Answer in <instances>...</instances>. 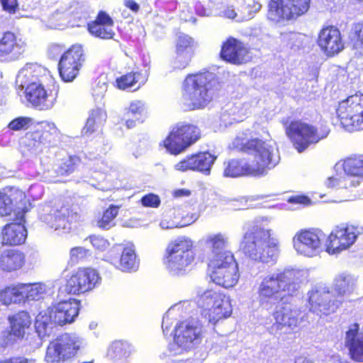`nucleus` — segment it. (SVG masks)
<instances>
[{
	"label": "nucleus",
	"instance_id": "obj_1",
	"mask_svg": "<svg viewBox=\"0 0 363 363\" xmlns=\"http://www.w3.org/2000/svg\"><path fill=\"white\" fill-rule=\"evenodd\" d=\"M270 219L256 220L240 242V250L246 257L258 263H274L280 254V240L269 227Z\"/></svg>",
	"mask_w": 363,
	"mask_h": 363
},
{
	"label": "nucleus",
	"instance_id": "obj_2",
	"mask_svg": "<svg viewBox=\"0 0 363 363\" xmlns=\"http://www.w3.org/2000/svg\"><path fill=\"white\" fill-rule=\"evenodd\" d=\"M303 273L294 269H277L261 279L257 288L258 298L261 304L277 301L281 292L291 294L296 291Z\"/></svg>",
	"mask_w": 363,
	"mask_h": 363
},
{
	"label": "nucleus",
	"instance_id": "obj_3",
	"mask_svg": "<svg viewBox=\"0 0 363 363\" xmlns=\"http://www.w3.org/2000/svg\"><path fill=\"white\" fill-rule=\"evenodd\" d=\"M218 87L211 72L189 75L184 82L182 103L190 110L203 108L212 101Z\"/></svg>",
	"mask_w": 363,
	"mask_h": 363
},
{
	"label": "nucleus",
	"instance_id": "obj_4",
	"mask_svg": "<svg viewBox=\"0 0 363 363\" xmlns=\"http://www.w3.org/2000/svg\"><path fill=\"white\" fill-rule=\"evenodd\" d=\"M248 148L257 152V157L250 162H243L237 160H231L225 163L224 176L237 177L243 175L262 176L269 169L274 168L279 162L272 160L270 147L257 141H252Z\"/></svg>",
	"mask_w": 363,
	"mask_h": 363
},
{
	"label": "nucleus",
	"instance_id": "obj_5",
	"mask_svg": "<svg viewBox=\"0 0 363 363\" xmlns=\"http://www.w3.org/2000/svg\"><path fill=\"white\" fill-rule=\"evenodd\" d=\"M194 241L189 237L181 236L167 245L163 256V264L173 276L186 274L196 259Z\"/></svg>",
	"mask_w": 363,
	"mask_h": 363
},
{
	"label": "nucleus",
	"instance_id": "obj_6",
	"mask_svg": "<svg viewBox=\"0 0 363 363\" xmlns=\"http://www.w3.org/2000/svg\"><path fill=\"white\" fill-rule=\"evenodd\" d=\"M79 303L75 299L64 301L41 311L36 317L35 330L43 339L49 336L56 325H63L73 322L77 316Z\"/></svg>",
	"mask_w": 363,
	"mask_h": 363
},
{
	"label": "nucleus",
	"instance_id": "obj_7",
	"mask_svg": "<svg viewBox=\"0 0 363 363\" xmlns=\"http://www.w3.org/2000/svg\"><path fill=\"white\" fill-rule=\"evenodd\" d=\"M202 326L195 320H187L178 323L174 328L173 342L169 345L172 356H177L192 350L202 339Z\"/></svg>",
	"mask_w": 363,
	"mask_h": 363
},
{
	"label": "nucleus",
	"instance_id": "obj_8",
	"mask_svg": "<svg viewBox=\"0 0 363 363\" xmlns=\"http://www.w3.org/2000/svg\"><path fill=\"white\" fill-rule=\"evenodd\" d=\"M197 303L201 307L208 309V318L213 324L230 317L233 311L230 297L212 289L199 292Z\"/></svg>",
	"mask_w": 363,
	"mask_h": 363
},
{
	"label": "nucleus",
	"instance_id": "obj_9",
	"mask_svg": "<svg viewBox=\"0 0 363 363\" xmlns=\"http://www.w3.org/2000/svg\"><path fill=\"white\" fill-rule=\"evenodd\" d=\"M325 235L318 229L298 230L292 238L293 247L297 255L313 258L325 251Z\"/></svg>",
	"mask_w": 363,
	"mask_h": 363
},
{
	"label": "nucleus",
	"instance_id": "obj_10",
	"mask_svg": "<svg viewBox=\"0 0 363 363\" xmlns=\"http://www.w3.org/2000/svg\"><path fill=\"white\" fill-rule=\"evenodd\" d=\"M83 345V340L74 333H65L52 341L47 347V363H64L72 358Z\"/></svg>",
	"mask_w": 363,
	"mask_h": 363
},
{
	"label": "nucleus",
	"instance_id": "obj_11",
	"mask_svg": "<svg viewBox=\"0 0 363 363\" xmlns=\"http://www.w3.org/2000/svg\"><path fill=\"white\" fill-rule=\"evenodd\" d=\"M201 137L199 129L191 124L179 123L163 141L164 147L172 155H179L195 143Z\"/></svg>",
	"mask_w": 363,
	"mask_h": 363
},
{
	"label": "nucleus",
	"instance_id": "obj_12",
	"mask_svg": "<svg viewBox=\"0 0 363 363\" xmlns=\"http://www.w3.org/2000/svg\"><path fill=\"white\" fill-rule=\"evenodd\" d=\"M337 114L348 131L363 129V94H354L340 102Z\"/></svg>",
	"mask_w": 363,
	"mask_h": 363
},
{
	"label": "nucleus",
	"instance_id": "obj_13",
	"mask_svg": "<svg viewBox=\"0 0 363 363\" xmlns=\"http://www.w3.org/2000/svg\"><path fill=\"white\" fill-rule=\"evenodd\" d=\"M363 234V226L339 225L329 234L326 240L325 251L329 255H337L350 248L357 238Z\"/></svg>",
	"mask_w": 363,
	"mask_h": 363
},
{
	"label": "nucleus",
	"instance_id": "obj_14",
	"mask_svg": "<svg viewBox=\"0 0 363 363\" xmlns=\"http://www.w3.org/2000/svg\"><path fill=\"white\" fill-rule=\"evenodd\" d=\"M286 134L298 152L306 150L311 145L318 143L328 135L326 131L319 133L313 125L301 121L290 123L286 128Z\"/></svg>",
	"mask_w": 363,
	"mask_h": 363
},
{
	"label": "nucleus",
	"instance_id": "obj_15",
	"mask_svg": "<svg viewBox=\"0 0 363 363\" xmlns=\"http://www.w3.org/2000/svg\"><path fill=\"white\" fill-rule=\"evenodd\" d=\"M311 0H271L268 18L275 22L296 18L306 13Z\"/></svg>",
	"mask_w": 363,
	"mask_h": 363
},
{
	"label": "nucleus",
	"instance_id": "obj_16",
	"mask_svg": "<svg viewBox=\"0 0 363 363\" xmlns=\"http://www.w3.org/2000/svg\"><path fill=\"white\" fill-rule=\"evenodd\" d=\"M341 303L327 287L319 286L308 292V308L320 316L335 312Z\"/></svg>",
	"mask_w": 363,
	"mask_h": 363
},
{
	"label": "nucleus",
	"instance_id": "obj_17",
	"mask_svg": "<svg viewBox=\"0 0 363 363\" xmlns=\"http://www.w3.org/2000/svg\"><path fill=\"white\" fill-rule=\"evenodd\" d=\"M84 61L83 48L79 45H73L62 56L59 71L63 81L72 82L77 76Z\"/></svg>",
	"mask_w": 363,
	"mask_h": 363
},
{
	"label": "nucleus",
	"instance_id": "obj_18",
	"mask_svg": "<svg viewBox=\"0 0 363 363\" xmlns=\"http://www.w3.org/2000/svg\"><path fill=\"white\" fill-rule=\"evenodd\" d=\"M335 169L337 172L342 169L344 177L331 178L329 182H331V179H336L340 182L338 184L343 186H359L363 178V158L360 157H349L342 163H337L335 165Z\"/></svg>",
	"mask_w": 363,
	"mask_h": 363
},
{
	"label": "nucleus",
	"instance_id": "obj_19",
	"mask_svg": "<svg viewBox=\"0 0 363 363\" xmlns=\"http://www.w3.org/2000/svg\"><path fill=\"white\" fill-rule=\"evenodd\" d=\"M99 279L97 272L90 268L79 269L67 280L65 290L73 294L84 293L92 289Z\"/></svg>",
	"mask_w": 363,
	"mask_h": 363
},
{
	"label": "nucleus",
	"instance_id": "obj_20",
	"mask_svg": "<svg viewBox=\"0 0 363 363\" xmlns=\"http://www.w3.org/2000/svg\"><path fill=\"white\" fill-rule=\"evenodd\" d=\"M107 259L116 268L123 272L135 270L138 263L133 244H128L125 247L118 245L108 252Z\"/></svg>",
	"mask_w": 363,
	"mask_h": 363
},
{
	"label": "nucleus",
	"instance_id": "obj_21",
	"mask_svg": "<svg viewBox=\"0 0 363 363\" xmlns=\"http://www.w3.org/2000/svg\"><path fill=\"white\" fill-rule=\"evenodd\" d=\"M216 156L208 152H200L186 157L174 165V169L180 172L199 171L209 174Z\"/></svg>",
	"mask_w": 363,
	"mask_h": 363
},
{
	"label": "nucleus",
	"instance_id": "obj_22",
	"mask_svg": "<svg viewBox=\"0 0 363 363\" xmlns=\"http://www.w3.org/2000/svg\"><path fill=\"white\" fill-rule=\"evenodd\" d=\"M210 7L199 11L198 13L203 16H219L228 19L242 21L240 19V8H235L237 0H208Z\"/></svg>",
	"mask_w": 363,
	"mask_h": 363
},
{
	"label": "nucleus",
	"instance_id": "obj_23",
	"mask_svg": "<svg viewBox=\"0 0 363 363\" xmlns=\"http://www.w3.org/2000/svg\"><path fill=\"white\" fill-rule=\"evenodd\" d=\"M318 45L328 56H333L344 48L340 32L334 26H327L320 30L318 34Z\"/></svg>",
	"mask_w": 363,
	"mask_h": 363
},
{
	"label": "nucleus",
	"instance_id": "obj_24",
	"mask_svg": "<svg viewBox=\"0 0 363 363\" xmlns=\"http://www.w3.org/2000/svg\"><path fill=\"white\" fill-rule=\"evenodd\" d=\"M300 311L290 304L282 303L273 313L274 323L272 329L276 332L284 328L294 330L299 323Z\"/></svg>",
	"mask_w": 363,
	"mask_h": 363
},
{
	"label": "nucleus",
	"instance_id": "obj_25",
	"mask_svg": "<svg viewBox=\"0 0 363 363\" xmlns=\"http://www.w3.org/2000/svg\"><path fill=\"white\" fill-rule=\"evenodd\" d=\"M26 43L14 33L6 32L0 39V62L18 60L24 52Z\"/></svg>",
	"mask_w": 363,
	"mask_h": 363
},
{
	"label": "nucleus",
	"instance_id": "obj_26",
	"mask_svg": "<svg viewBox=\"0 0 363 363\" xmlns=\"http://www.w3.org/2000/svg\"><path fill=\"white\" fill-rule=\"evenodd\" d=\"M23 93L27 101L40 110H49L55 103V96L48 92L45 84H33L23 89Z\"/></svg>",
	"mask_w": 363,
	"mask_h": 363
},
{
	"label": "nucleus",
	"instance_id": "obj_27",
	"mask_svg": "<svg viewBox=\"0 0 363 363\" xmlns=\"http://www.w3.org/2000/svg\"><path fill=\"white\" fill-rule=\"evenodd\" d=\"M220 55L225 61L235 65L245 63L250 58L248 48L243 43L234 38H229L223 43Z\"/></svg>",
	"mask_w": 363,
	"mask_h": 363
},
{
	"label": "nucleus",
	"instance_id": "obj_28",
	"mask_svg": "<svg viewBox=\"0 0 363 363\" xmlns=\"http://www.w3.org/2000/svg\"><path fill=\"white\" fill-rule=\"evenodd\" d=\"M23 213L17 218L19 223H11L6 225L1 230V242L6 245H20L27 238V230L21 222L23 219Z\"/></svg>",
	"mask_w": 363,
	"mask_h": 363
},
{
	"label": "nucleus",
	"instance_id": "obj_29",
	"mask_svg": "<svg viewBox=\"0 0 363 363\" xmlns=\"http://www.w3.org/2000/svg\"><path fill=\"white\" fill-rule=\"evenodd\" d=\"M31 323L30 316L28 313L22 311L15 315L11 319V331L4 332L1 338L3 345L7 346L15 341V338L23 337L25 334V329L28 328Z\"/></svg>",
	"mask_w": 363,
	"mask_h": 363
},
{
	"label": "nucleus",
	"instance_id": "obj_30",
	"mask_svg": "<svg viewBox=\"0 0 363 363\" xmlns=\"http://www.w3.org/2000/svg\"><path fill=\"white\" fill-rule=\"evenodd\" d=\"M359 329L357 323L350 326L345 334V345L350 350L351 357L363 362V332H359Z\"/></svg>",
	"mask_w": 363,
	"mask_h": 363
},
{
	"label": "nucleus",
	"instance_id": "obj_31",
	"mask_svg": "<svg viewBox=\"0 0 363 363\" xmlns=\"http://www.w3.org/2000/svg\"><path fill=\"white\" fill-rule=\"evenodd\" d=\"M113 21L105 12L101 11L96 19L88 24L89 33L101 39H112L115 35L113 30Z\"/></svg>",
	"mask_w": 363,
	"mask_h": 363
},
{
	"label": "nucleus",
	"instance_id": "obj_32",
	"mask_svg": "<svg viewBox=\"0 0 363 363\" xmlns=\"http://www.w3.org/2000/svg\"><path fill=\"white\" fill-rule=\"evenodd\" d=\"M24 198V193L16 188L6 187L0 191V216H10L18 201Z\"/></svg>",
	"mask_w": 363,
	"mask_h": 363
},
{
	"label": "nucleus",
	"instance_id": "obj_33",
	"mask_svg": "<svg viewBox=\"0 0 363 363\" xmlns=\"http://www.w3.org/2000/svg\"><path fill=\"white\" fill-rule=\"evenodd\" d=\"M25 255L16 249H4L0 251V270L14 272L20 269L25 264Z\"/></svg>",
	"mask_w": 363,
	"mask_h": 363
},
{
	"label": "nucleus",
	"instance_id": "obj_34",
	"mask_svg": "<svg viewBox=\"0 0 363 363\" xmlns=\"http://www.w3.org/2000/svg\"><path fill=\"white\" fill-rule=\"evenodd\" d=\"M210 277L213 283L222 287L226 289L233 287L240 278L238 265H230L226 269L211 272Z\"/></svg>",
	"mask_w": 363,
	"mask_h": 363
},
{
	"label": "nucleus",
	"instance_id": "obj_35",
	"mask_svg": "<svg viewBox=\"0 0 363 363\" xmlns=\"http://www.w3.org/2000/svg\"><path fill=\"white\" fill-rule=\"evenodd\" d=\"M255 140L257 142H260V143L264 144V145L267 144V145L269 146L270 147L269 150H272V155L271 157L272 160H274V159H275V161L279 162L278 150L276 147L275 143L272 140H262L259 138H253L250 140H247L245 134L242 133V134L238 135L235 138V139L233 140V146L235 148H237L240 150H242V151H244V152H248V153L252 155L254 158H255L257 157L256 151L248 148V145H249L250 143L252 141H255ZM269 151L271 152V150H269Z\"/></svg>",
	"mask_w": 363,
	"mask_h": 363
},
{
	"label": "nucleus",
	"instance_id": "obj_36",
	"mask_svg": "<svg viewBox=\"0 0 363 363\" xmlns=\"http://www.w3.org/2000/svg\"><path fill=\"white\" fill-rule=\"evenodd\" d=\"M134 352L131 344L126 341L117 340L111 345L108 354L115 363H127Z\"/></svg>",
	"mask_w": 363,
	"mask_h": 363
},
{
	"label": "nucleus",
	"instance_id": "obj_37",
	"mask_svg": "<svg viewBox=\"0 0 363 363\" xmlns=\"http://www.w3.org/2000/svg\"><path fill=\"white\" fill-rule=\"evenodd\" d=\"M46 69L38 64L28 63L19 72L16 83L21 91L26 89L34 74L44 75Z\"/></svg>",
	"mask_w": 363,
	"mask_h": 363
},
{
	"label": "nucleus",
	"instance_id": "obj_38",
	"mask_svg": "<svg viewBox=\"0 0 363 363\" xmlns=\"http://www.w3.org/2000/svg\"><path fill=\"white\" fill-rule=\"evenodd\" d=\"M205 244L211 250L212 256L229 252L225 250L228 245V237L225 233H218L207 235L205 238Z\"/></svg>",
	"mask_w": 363,
	"mask_h": 363
},
{
	"label": "nucleus",
	"instance_id": "obj_39",
	"mask_svg": "<svg viewBox=\"0 0 363 363\" xmlns=\"http://www.w3.org/2000/svg\"><path fill=\"white\" fill-rule=\"evenodd\" d=\"M354 286L355 279L353 277L345 273L338 274L333 281V289L337 294L335 298L342 301V297L350 294Z\"/></svg>",
	"mask_w": 363,
	"mask_h": 363
},
{
	"label": "nucleus",
	"instance_id": "obj_40",
	"mask_svg": "<svg viewBox=\"0 0 363 363\" xmlns=\"http://www.w3.org/2000/svg\"><path fill=\"white\" fill-rule=\"evenodd\" d=\"M106 118V113L104 109L101 108L92 109L82 129V134L84 135L92 134L105 123Z\"/></svg>",
	"mask_w": 363,
	"mask_h": 363
},
{
	"label": "nucleus",
	"instance_id": "obj_41",
	"mask_svg": "<svg viewBox=\"0 0 363 363\" xmlns=\"http://www.w3.org/2000/svg\"><path fill=\"white\" fill-rule=\"evenodd\" d=\"M233 254L231 252H224L218 255L212 256L209 262V272H215L226 269L228 266L237 265Z\"/></svg>",
	"mask_w": 363,
	"mask_h": 363
},
{
	"label": "nucleus",
	"instance_id": "obj_42",
	"mask_svg": "<svg viewBox=\"0 0 363 363\" xmlns=\"http://www.w3.org/2000/svg\"><path fill=\"white\" fill-rule=\"evenodd\" d=\"M43 221L46 223L51 228L55 230H62V233H69L72 228L71 223L68 219V210L62 208L59 212V220L57 223H53V216H44Z\"/></svg>",
	"mask_w": 363,
	"mask_h": 363
},
{
	"label": "nucleus",
	"instance_id": "obj_43",
	"mask_svg": "<svg viewBox=\"0 0 363 363\" xmlns=\"http://www.w3.org/2000/svg\"><path fill=\"white\" fill-rule=\"evenodd\" d=\"M147 81V77L140 72H130L123 75L116 79L117 86L120 89H125L133 87L138 84V87L144 84Z\"/></svg>",
	"mask_w": 363,
	"mask_h": 363
},
{
	"label": "nucleus",
	"instance_id": "obj_44",
	"mask_svg": "<svg viewBox=\"0 0 363 363\" xmlns=\"http://www.w3.org/2000/svg\"><path fill=\"white\" fill-rule=\"evenodd\" d=\"M237 5L239 6L240 10V19L242 21L253 18L254 14L262 8L258 0H237Z\"/></svg>",
	"mask_w": 363,
	"mask_h": 363
},
{
	"label": "nucleus",
	"instance_id": "obj_45",
	"mask_svg": "<svg viewBox=\"0 0 363 363\" xmlns=\"http://www.w3.org/2000/svg\"><path fill=\"white\" fill-rule=\"evenodd\" d=\"M280 38L283 44L293 50H298L303 48L307 40L304 34L295 32L282 33Z\"/></svg>",
	"mask_w": 363,
	"mask_h": 363
},
{
	"label": "nucleus",
	"instance_id": "obj_46",
	"mask_svg": "<svg viewBox=\"0 0 363 363\" xmlns=\"http://www.w3.org/2000/svg\"><path fill=\"white\" fill-rule=\"evenodd\" d=\"M21 301H23V296L20 284L0 290V303L2 304L9 305L12 303H19Z\"/></svg>",
	"mask_w": 363,
	"mask_h": 363
},
{
	"label": "nucleus",
	"instance_id": "obj_47",
	"mask_svg": "<svg viewBox=\"0 0 363 363\" xmlns=\"http://www.w3.org/2000/svg\"><path fill=\"white\" fill-rule=\"evenodd\" d=\"M23 301L38 300L45 292V285L41 284H21Z\"/></svg>",
	"mask_w": 363,
	"mask_h": 363
},
{
	"label": "nucleus",
	"instance_id": "obj_48",
	"mask_svg": "<svg viewBox=\"0 0 363 363\" xmlns=\"http://www.w3.org/2000/svg\"><path fill=\"white\" fill-rule=\"evenodd\" d=\"M118 213V207L111 205L104 211L102 217L97 222V226L103 230H108L114 226V219Z\"/></svg>",
	"mask_w": 363,
	"mask_h": 363
},
{
	"label": "nucleus",
	"instance_id": "obj_49",
	"mask_svg": "<svg viewBox=\"0 0 363 363\" xmlns=\"http://www.w3.org/2000/svg\"><path fill=\"white\" fill-rule=\"evenodd\" d=\"M127 116H132L135 120L140 121L146 114L145 104L140 100L133 101L126 110Z\"/></svg>",
	"mask_w": 363,
	"mask_h": 363
},
{
	"label": "nucleus",
	"instance_id": "obj_50",
	"mask_svg": "<svg viewBox=\"0 0 363 363\" xmlns=\"http://www.w3.org/2000/svg\"><path fill=\"white\" fill-rule=\"evenodd\" d=\"M194 45L195 42L192 38L186 34H180L176 42V51L194 54Z\"/></svg>",
	"mask_w": 363,
	"mask_h": 363
},
{
	"label": "nucleus",
	"instance_id": "obj_51",
	"mask_svg": "<svg viewBox=\"0 0 363 363\" xmlns=\"http://www.w3.org/2000/svg\"><path fill=\"white\" fill-rule=\"evenodd\" d=\"M193 54L186 52L175 51V56L172 61V65L174 69H183L186 68L191 60Z\"/></svg>",
	"mask_w": 363,
	"mask_h": 363
},
{
	"label": "nucleus",
	"instance_id": "obj_52",
	"mask_svg": "<svg viewBox=\"0 0 363 363\" xmlns=\"http://www.w3.org/2000/svg\"><path fill=\"white\" fill-rule=\"evenodd\" d=\"M42 128V142L51 143L58 135V129L52 123H45L43 124Z\"/></svg>",
	"mask_w": 363,
	"mask_h": 363
},
{
	"label": "nucleus",
	"instance_id": "obj_53",
	"mask_svg": "<svg viewBox=\"0 0 363 363\" xmlns=\"http://www.w3.org/2000/svg\"><path fill=\"white\" fill-rule=\"evenodd\" d=\"M32 122V119L28 117H18L13 119L9 124V128L12 130H21L28 129Z\"/></svg>",
	"mask_w": 363,
	"mask_h": 363
},
{
	"label": "nucleus",
	"instance_id": "obj_54",
	"mask_svg": "<svg viewBox=\"0 0 363 363\" xmlns=\"http://www.w3.org/2000/svg\"><path fill=\"white\" fill-rule=\"evenodd\" d=\"M352 49L356 55L363 56V26L356 33L352 41Z\"/></svg>",
	"mask_w": 363,
	"mask_h": 363
},
{
	"label": "nucleus",
	"instance_id": "obj_55",
	"mask_svg": "<svg viewBox=\"0 0 363 363\" xmlns=\"http://www.w3.org/2000/svg\"><path fill=\"white\" fill-rule=\"evenodd\" d=\"M89 253V250L82 247H72L69 251V262L76 264L80 259H84Z\"/></svg>",
	"mask_w": 363,
	"mask_h": 363
},
{
	"label": "nucleus",
	"instance_id": "obj_56",
	"mask_svg": "<svg viewBox=\"0 0 363 363\" xmlns=\"http://www.w3.org/2000/svg\"><path fill=\"white\" fill-rule=\"evenodd\" d=\"M86 240H89L93 247L99 250H104L109 246L108 241L100 236H90Z\"/></svg>",
	"mask_w": 363,
	"mask_h": 363
},
{
	"label": "nucleus",
	"instance_id": "obj_57",
	"mask_svg": "<svg viewBox=\"0 0 363 363\" xmlns=\"http://www.w3.org/2000/svg\"><path fill=\"white\" fill-rule=\"evenodd\" d=\"M141 202L144 206L155 208L159 206L160 200L157 195L149 194L142 198Z\"/></svg>",
	"mask_w": 363,
	"mask_h": 363
},
{
	"label": "nucleus",
	"instance_id": "obj_58",
	"mask_svg": "<svg viewBox=\"0 0 363 363\" xmlns=\"http://www.w3.org/2000/svg\"><path fill=\"white\" fill-rule=\"evenodd\" d=\"M50 79L51 77L48 71L46 69V74L44 75L34 74L26 89H27V87H30L33 84H45L46 82Z\"/></svg>",
	"mask_w": 363,
	"mask_h": 363
},
{
	"label": "nucleus",
	"instance_id": "obj_59",
	"mask_svg": "<svg viewBox=\"0 0 363 363\" xmlns=\"http://www.w3.org/2000/svg\"><path fill=\"white\" fill-rule=\"evenodd\" d=\"M4 11L13 13L18 8L17 0H0Z\"/></svg>",
	"mask_w": 363,
	"mask_h": 363
},
{
	"label": "nucleus",
	"instance_id": "obj_60",
	"mask_svg": "<svg viewBox=\"0 0 363 363\" xmlns=\"http://www.w3.org/2000/svg\"><path fill=\"white\" fill-rule=\"evenodd\" d=\"M180 18L184 21H191L195 23L196 18L194 16L192 10L188 6H184L180 13Z\"/></svg>",
	"mask_w": 363,
	"mask_h": 363
},
{
	"label": "nucleus",
	"instance_id": "obj_61",
	"mask_svg": "<svg viewBox=\"0 0 363 363\" xmlns=\"http://www.w3.org/2000/svg\"><path fill=\"white\" fill-rule=\"evenodd\" d=\"M343 177H344V172L343 173H336L335 175L328 177V179H327V181L325 182V184L328 188H345V189L350 188V186H341L340 184H338V183H340V182L336 179H331V182H330L331 184L330 185L329 182L330 181L331 178Z\"/></svg>",
	"mask_w": 363,
	"mask_h": 363
},
{
	"label": "nucleus",
	"instance_id": "obj_62",
	"mask_svg": "<svg viewBox=\"0 0 363 363\" xmlns=\"http://www.w3.org/2000/svg\"><path fill=\"white\" fill-rule=\"evenodd\" d=\"M188 223H175L174 222H168L166 220L161 221L160 225L164 230L173 229L176 228H182L187 225Z\"/></svg>",
	"mask_w": 363,
	"mask_h": 363
},
{
	"label": "nucleus",
	"instance_id": "obj_63",
	"mask_svg": "<svg viewBox=\"0 0 363 363\" xmlns=\"http://www.w3.org/2000/svg\"><path fill=\"white\" fill-rule=\"evenodd\" d=\"M98 89V91L96 89H94V92L93 94L96 101L103 99L107 90V86L105 83H104L102 85L99 86Z\"/></svg>",
	"mask_w": 363,
	"mask_h": 363
},
{
	"label": "nucleus",
	"instance_id": "obj_64",
	"mask_svg": "<svg viewBox=\"0 0 363 363\" xmlns=\"http://www.w3.org/2000/svg\"><path fill=\"white\" fill-rule=\"evenodd\" d=\"M289 201L291 203L303 204L304 206H308L311 203L310 199L308 197L304 196H298L292 197Z\"/></svg>",
	"mask_w": 363,
	"mask_h": 363
}]
</instances>
